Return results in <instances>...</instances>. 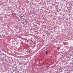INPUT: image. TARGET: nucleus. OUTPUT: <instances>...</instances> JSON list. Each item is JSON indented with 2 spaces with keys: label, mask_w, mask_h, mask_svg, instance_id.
Segmentation results:
<instances>
[{
  "label": "nucleus",
  "mask_w": 73,
  "mask_h": 73,
  "mask_svg": "<svg viewBox=\"0 0 73 73\" xmlns=\"http://www.w3.org/2000/svg\"><path fill=\"white\" fill-rule=\"evenodd\" d=\"M48 53V51H46V54H47Z\"/></svg>",
  "instance_id": "2"
},
{
  "label": "nucleus",
  "mask_w": 73,
  "mask_h": 73,
  "mask_svg": "<svg viewBox=\"0 0 73 73\" xmlns=\"http://www.w3.org/2000/svg\"><path fill=\"white\" fill-rule=\"evenodd\" d=\"M19 70H20V69H19Z\"/></svg>",
  "instance_id": "5"
},
{
  "label": "nucleus",
  "mask_w": 73,
  "mask_h": 73,
  "mask_svg": "<svg viewBox=\"0 0 73 73\" xmlns=\"http://www.w3.org/2000/svg\"><path fill=\"white\" fill-rule=\"evenodd\" d=\"M22 17H24V16H23Z\"/></svg>",
  "instance_id": "4"
},
{
  "label": "nucleus",
  "mask_w": 73,
  "mask_h": 73,
  "mask_svg": "<svg viewBox=\"0 0 73 73\" xmlns=\"http://www.w3.org/2000/svg\"><path fill=\"white\" fill-rule=\"evenodd\" d=\"M19 17H22V16H21V15H19Z\"/></svg>",
  "instance_id": "1"
},
{
  "label": "nucleus",
  "mask_w": 73,
  "mask_h": 73,
  "mask_svg": "<svg viewBox=\"0 0 73 73\" xmlns=\"http://www.w3.org/2000/svg\"><path fill=\"white\" fill-rule=\"evenodd\" d=\"M18 72H19V71H18Z\"/></svg>",
  "instance_id": "3"
}]
</instances>
